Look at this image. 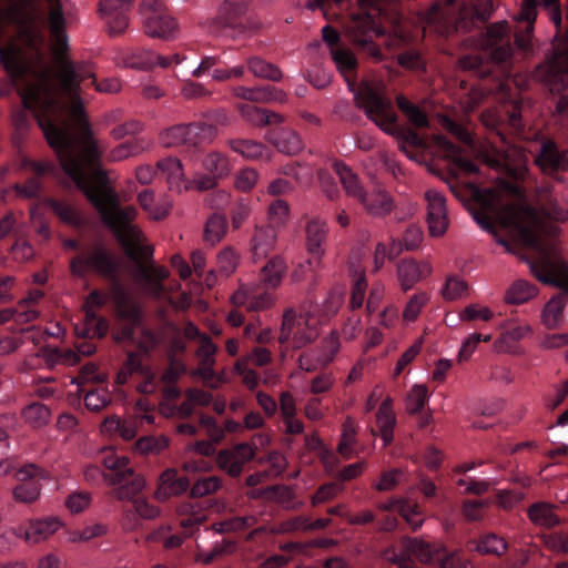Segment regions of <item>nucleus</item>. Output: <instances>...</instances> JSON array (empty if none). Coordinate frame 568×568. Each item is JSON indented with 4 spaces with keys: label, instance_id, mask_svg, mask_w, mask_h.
Masks as SVG:
<instances>
[{
    "label": "nucleus",
    "instance_id": "nucleus-1",
    "mask_svg": "<svg viewBox=\"0 0 568 568\" xmlns=\"http://www.w3.org/2000/svg\"><path fill=\"white\" fill-rule=\"evenodd\" d=\"M21 102L23 108L16 111L12 118L14 144H22L34 119L64 173L99 212L102 222L125 253L135 257L142 242V232L133 224L136 209L122 206L118 194L105 185L106 174L101 165L102 152L97 141L91 136L82 138L81 148L78 150L74 146L64 119L67 104L57 94L50 68L43 67L33 72L21 92Z\"/></svg>",
    "mask_w": 568,
    "mask_h": 568
},
{
    "label": "nucleus",
    "instance_id": "nucleus-2",
    "mask_svg": "<svg viewBox=\"0 0 568 568\" xmlns=\"http://www.w3.org/2000/svg\"><path fill=\"white\" fill-rule=\"evenodd\" d=\"M539 7L556 27L558 43L554 45L551 57L536 68L534 77L558 95L556 112L568 115V0H521L516 20L525 27L515 33L514 42L507 21L491 23L481 34L480 49L463 55L459 65L486 78L491 74L493 64L504 63L513 55L514 44L521 51H529Z\"/></svg>",
    "mask_w": 568,
    "mask_h": 568
},
{
    "label": "nucleus",
    "instance_id": "nucleus-3",
    "mask_svg": "<svg viewBox=\"0 0 568 568\" xmlns=\"http://www.w3.org/2000/svg\"><path fill=\"white\" fill-rule=\"evenodd\" d=\"M537 190L549 207L544 210L542 216L528 209L529 223L518 225L519 236L537 254L530 263L531 273L545 283H555L568 290V263L559 256V227L552 222L568 220V212L550 199L551 184L540 185Z\"/></svg>",
    "mask_w": 568,
    "mask_h": 568
},
{
    "label": "nucleus",
    "instance_id": "nucleus-4",
    "mask_svg": "<svg viewBox=\"0 0 568 568\" xmlns=\"http://www.w3.org/2000/svg\"><path fill=\"white\" fill-rule=\"evenodd\" d=\"M67 20L61 2H53L48 13V27L52 40L53 51L59 62V72L52 71L57 94L61 101L68 98L71 102L70 113L82 132V138L92 136L91 128L84 112V105L80 98V84L89 81L92 85V71L85 65H77L67 58L69 50Z\"/></svg>",
    "mask_w": 568,
    "mask_h": 568
},
{
    "label": "nucleus",
    "instance_id": "nucleus-5",
    "mask_svg": "<svg viewBox=\"0 0 568 568\" xmlns=\"http://www.w3.org/2000/svg\"><path fill=\"white\" fill-rule=\"evenodd\" d=\"M3 14L16 26L24 43L38 51L43 42L40 10L37 0H0V67L11 84L17 85L24 80L27 65L21 48L6 30Z\"/></svg>",
    "mask_w": 568,
    "mask_h": 568
},
{
    "label": "nucleus",
    "instance_id": "nucleus-6",
    "mask_svg": "<svg viewBox=\"0 0 568 568\" xmlns=\"http://www.w3.org/2000/svg\"><path fill=\"white\" fill-rule=\"evenodd\" d=\"M102 463L105 467L103 477L112 487L111 496L120 501H126L121 507V526L124 530L134 531L142 526L143 520H152L160 515L159 507L140 496L145 480L130 465L126 456L105 449Z\"/></svg>",
    "mask_w": 568,
    "mask_h": 568
},
{
    "label": "nucleus",
    "instance_id": "nucleus-7",
    "mask_svg": "<svg viewBox=\"0 0 568 568\" xmlns=\"http://www.w3.org/2000/svg\"><path fill=\"white\" fill-rule=\"evenodd\" d=\"M390 568H418L417 562L438 565L440 568H473L459 551H448L442 544L419 537H403L383 555Z\"/></svg>",
    "mask_w": 568,
    "mask_h": 568
},
{
    "label": "nucleus",
    "instance_id": "nucleus-8",
    "mask_svg": "<svg viewBox=\"0 0 568 568\" xmlns=\"http://www.w3.org/2000/svg\"><path fill=\"white\" fill-rule=\"evenodd\" d=\"M355 101L357 106L363 109L367 119L373 121L386 134L414 148L425 145L423 138L415 130L398 125V116L392 101L372 84H362L355 93Z\"/></svg>",
    "mask_w": 568,
    "mask_h": 568
},
{
    "label": "nucleus",
    "instance_id": "nucleus-9",
    "mask_svg": "<svg viewBox=\"0 0 568 568\" xmlns=\"http://www.w3.org/2000/svg\"><path fill=\"white\" fill-rule=\"evenodd\" d=\"M64 247L77 251L70 261V271L77 277H85L94 273L110 281H115L119 273V261L115 254L101 240L81 244L78 240L68 239Z\"/></svg>",
    "mask_w": 568,
    "mask_h": 568
},
{
    "label": "nucleus",
    "instance_id": "nucleus-10",
    "mask_svg": "<svg viewBox=\"0 0 568 568\" xmlns=\"http://www.w3.org/2000/svg\"><path fill=\"white\" fill-rule=\"evenodd\" d=\"M287 270L286 262L280 255L270 258L261 268L260 281L264 287H241L232 295L234 306H243L247 311H263L271 307L274 296L271 290H275L282 282Z\"/></svg>",
    "mask_w": 568,
    "mask_h": 568
},
{
    "label": "nucleus",
    "instance_id": "nucleus-11",
    "mask_svg": "<svg viewBox=\"0 0 568 568\" xmlns=\"http://www.w3.org/2000/svg\"><path fill=\"white\" fill-rule=\"evenodd\" d=\"M248 9L247 0H225L220 6L217 14L207 21V32L215 37L239 39L253 27Z\"/></svg>",
    "mask_w": 568,
    "mask_h": 568
},
{
    "label": "nucleus",
    "instance_id": "nucleus-12",
    "mask_svg": "<svg viewBox=\"0 0 568 568\" xmlns=\"http://www.w3.org/2000/svg\"><path fill=\"white\" fill-rule=\"evenodd\" d=\"M316 325V320L310 313L297 314L294 308L290 307L283 313L277 341L281 346L291 344L293 348L300 349L317 337Z\"/></svg>",
    "mask_w": 568,
    "mask_h": 568
},
{
    "label": "nucleus",
    "instance_id": "nucleus-13",
    "mask_svg": "<svg viewBox=\"0 0 568 568\" xmlns=\"http://www.w3.org/2000/svg\"><path fill=\"white\" fill-rule=\"evenodd\" d=\"M379 509L383 514L375 520L376 529L379 531H394L398 527L395 513L403 518L412 531H417L425 520L419 506L408 500L393 499L381 504Z\"/></svg>",
    "mask_w": 568,
    "mask_h": 568
},
{
    "label": "nucleus",
    "instance_id": "nucleus-14",
    "mask_svg": "<svg viewBox=\"0 0 568 568\" xmlns=\"http://www.w3.org/2000/svg\"><path fill=\"white\" fill-rule=\"evenodd\" d=\"M216 135V126L212 123L193 122L190 124H176L168 129L160 136L165 148L184 145L199 148L210 143Z\"/></svg>",
    "mask_w": 568,
    "mask_h": 568
},
{
    "label": "nucleus",
    "instance_id": "nucleus-15",
    "mask_svg": "<svg viewBox=\"0 0 568 568\" xmlns=\"http://www.w3.org/2000/svg\"><path fill=\"white\" fill-rule=\"evenodd\" d=\"M346 33L353 44L365 51L368 55L376 60L383 58V53L374 42V39L383 36L384 31L376 23L373 16L365 13L352 17L346 27Z\"/></svg>",
    "mask_w": 568,
    "mask_h": 568
},
{
    "label": "nucleus",
    "instance_id": "nucleus-16",
    "mask_svg": "<svg viewBox=\"0 0 568 568\" xmlns=\"http://www.w3.org/2000/svg\"><path fill=\"white\" fill-rule=\"evenodd\" d=\"M144 31L149 37L171 39L174 37L178 24L170 16L161 0H143L141 3Z\"/></svg>",
    "mask_w": 568,
    "mask_h": 568
},
{
    "label": "nucleus",
    "instance_id": "nucleus-17",
    "mask_svg": "<svg viewBox=\"0 0 568 568\" xmlns=\"http://www.w3.org/2000/svg\"><path fill=\"white\" fill-rule=\"evenodd\" d=\"M184 59L179 53L165 57L149 49L136 48L120 52L116 57V63L136 70H149L158 65L165 69L172 63L180 64Z\"/></svg>",
    "mask_w": 568,
    "mask_h": 568
},
{
    "label": "nucleus",
    "instance_id": "nucleus-18",
    "mask_svg": "<svg viewBox=\"0 0 568 568\" xmlns=\"http://www.w3.org/2000/svg\"><path fill=\"white\" fill-rule=\"evenodd\" d=\"M47 473L34 464H27L16 473L19 484L13 488L16 501L31 504L38 499L41 491L40 480L45 478Z\"/></svg>",
    "mask_w": 568,
    "mask_h": 568
},
{
    "label": "nucleus",
    "instance_id": "nucleus-19",
    "mask_svg": "<svg viewBox=\"0 0 568 568\" xmlns=\"http://www.w3.org/2000/svg\"><path fill=\"white\" fill-rule=\"evenodd\" d=\"M256 455L255 446L248 443H240L230 448L221 449L215 457L219 468L230 477H239L244 466L254 459Z\"/></svg>",
    "mask_w": 568,
    "mask_h": 568
},
{
    "label": "nucleus",
    "instance_id": "nucleus-20",
    "mask_svg": "<svg viewBox=\"0 0 568 568\" xmlns=\"http://www.w3.org/2000/svg\"><path fill=\"white\" fill-rule=\"evenodd\" d=\"M133 376L141 379L136 385L140 393L151 394L155 390V375L142 363L140 354L128 352L126 358L116 375V383L125 384Z\"/></svg>",
    "mask_w": 568,
    "mask_h": 568
},
{
    "label": "nucleus",
    "instance_id": "nucleus-21",
    "mask_svg": "<svg viewBox=\"0 0 568 568\" xmlns=\"http://www.w3.org/2000/svg\"><path fill=\"white\" fill-rule=\"evenodd\" d=\"M534 163L544 174L556 176L559 171H568V154L555 141L545 139L534 156Z\"/></svg>",
    "mask_w": 568,
    "mask_h": 568
},
{
    "label": "nucleus",
    "instance_id": "nucleus-22",
    "mask_svg": "<svg viewBox=\"0 0 568 568\" xmlns=\"http://www.w3.org/2000/svg\"><path fill=\"white\" fill-rule=\"evenodd\" d=\"M178 514L180 516V526L185 530V536L174 534L165 537L163 539V546L166 549L180 547L184 538L191 535L206 518L204 510L199 505L191 501L179 505Z\"/></svg>",
    "mask_w": 568,
    "mask_h": 568
},
{
    "label": "nucleus",
    "instance_id": "nucleus-23",
    "mask_svg": "<svg viewBox=\"0 0 568 568\" xmlns=\"http://www.w3.org/2000/svg\"><path fill=\"white\" fill-rule=\"evenodd\" d=\"M245 65H235L227 68L220 55H203L200 64L191 72L194 78H201L210 74L212 80L217 82L229 81L232 78L240 79L244 75Z\"/></svg>",
    "mask_w": 568,
    "mask_h": 568
},
{
    "label": "nucleus",
    "instance_id": "nucleus-24",
    "mask_svg": "<svg viewBox=\"0 0 568 568\" xmlns=\"http://www.w3.org/2000/svg\"><path fill=\"white\" fill-rule=\"evenodd\" d=\"M216 352L217 347L209 335L201 337L196 349L199 364L195 374L210 387H217L222 382V378L214 371Z\"/></svg>",
    "mask_w": 568,
    "mask_h": 568
},
{
    "label": "nucleus",
    "instance_id": "nucleus-25",
    "mask_svg": "<svg viewBox=\"0 0 568 568\" xmlns=\"http://www.w3.org/2000/svg\"><path fill=\"white\" fill-rule=\"evenodd\" d=\"M132 0H100L99 11L112 36L121 34L129 26Z\"/></svg>",
    "mask_w": 568,
    "mask_h": 568
},
{
    "label": "nucleus",
    "instance_id": "nucleus-26",
    "mask_svg": "<svg viewBox=\"0 0 568 568\" xmlns=\"http://www.w3.org/2000/svg\"><path fill=\"white\" fill-rule=\"evenodd\" d=\"M22 168L32 172L34 176L28 179L22 184H17V193L27 199H38L42 189L40 178L47 174H53L55 165L52 162H39L29 158H23Z\"/></svg>",
    "mask_w": 568,
    "mask_h": 568
},
{
    "label": "nucleus",
    "instance_id": "nucleus-27",
    "mask_svg": "<svg viewBox=\"0 0 568 568\" xmlns=\"http://www.w3.org/2000/svg\"><path fill=\"white\" fill-rule=\"evenodd\" d=\"M425 200L429 233L433 236H440L448 226L445 197L440 192L428 190L425 193Z\"/></svg>",
    "mask_w": 568,
    "mask_h": 568
},
{
    "label": "nucleus",
    "instance_id": "nucleus-28",
    "mask_svg": "<svg viewBox=\"0 0 568 568\" xmlns=\"http://www.w3.org/2000/svg\"><path fill=\"white\" fill-rule=\"evenodd\" d=\"M493 13L491 0H481L480 4L462 2L459 6L456 29L469 31L478 23H485Z\"/></svg>",
    "mask_w": 568,
    "mask_h": 568
},
{
    "label": "nucleus",
    "instance_id": "nucleus-29",
    "mask_svg": "<svg viewBox=\"0 0 568 568\" xmlns=\"http://www.w3.org/2000/svg\"><path fill=\"white\" fill-rule=\"evenodd\" d=\"M232 93L236 98L254 103H284L287 100V95L284 91L272 85H258L252 88L237 85L232 89Z\"/></svg>",
    "mask_w": 568,
    "mask_h": 568
},
{
    "label": "nucleus",
    "instance_id": "nucleus-30",
    "mask_svg": "<svg viewBox=\"0 0 568 568\" xmlns=\"http://www.w3.org/2000/svg\"><path fill=\"white\" fill-rule=\"evenodd\" d=\"M432 267L427 263H419L413 258H404L397 264V278L403 291L407 292L416 283L428 276Z\"/></svg>",
    "mask_w": 568,
    "mask_h": 568
},
{
    "label": "nucleus",
    "instance_id": "nucleus-31",
    "mask_svg": "<svg viewBox=\"0 0 568 568\" xmlns=\"http://www.w3.org/2000/svg\"><path fill=\"white\" fill-rule=\"evenodd\" d=\"M534 276L540 282V280L534 274ZM542 283V281H541ZM544 284H546L544 282ZM549 285H554L564 291V293L556 294L552 296L544 306L541 312V323L548 329H554L559 327L565 320V306H566V294H568V290L565 287L557 285L555 283H548Z\"/></svg>",
    "mask_w": 568,
    "mask_h": 568
},
{
    "label": "nucleus",
    "instance_id": "nucleus-32",
    "mask_svg": "<svg viewBox=\"0 0 568 568\" xmlns=\"http://www.w3.org/2000/svg\"><path fill=\"white\" fill-rule=\"evenodd\" d=\"M190 487L187 478L180 475L175 469L164 470L159 479V486L155 490V497L159 500H166L171 496L184 494Z\"/></svg>",
    "mask_w": 568,
    "mask_h": 568
},
{
    "label": "nucleus",
    "instance_id": "nucleus-33",
    "mask_svg": "<svg viewBox=\"0 0 568 568\" xmlns=\"http://www.w3.org/2000/svg\"><path fill=\"white\" fill-rule=\"evenodd\" d=\"M251 497H261L271 501H275L287 510L298 509L302 506L301 501L295 500L294 490L285 485H272L263 489H253L251 491Z\"/></svg>",
    "mask_w": 568,
    "mask_h": 568
},
{
    "label": "nucleus",
    "instance_id": "nucleus-34",
    "mask_svg": "<svg viewBox=\"0 0 568 568\" xmlns=\"http://www.w3.org/2000/svg\"><path fill=\"white\" fill-rule=\"evenodd\" d=\"M266 139L280 152L294 155L303 149V142L300 135L287 128H276L267 132Z\"/></svg>",
    "mask_w": 568,
    "mask_h": 568
},
{
    "label": "nucleus",
    "instance_id": "nucleus-35",
    "mask_svg": "<svg viewBox=\"0 0 568 568\" xmlns=\"http://www.w3.org/2000/svg\"><path fill=\"white\" fill-rule=\"evenodd\" d=\"M276 242V231L273 225L256 226L251 240V252L254 260L267 257L274 248Z\"/></svg>",
    "mask_w": 568,
    "mask_h": 568
},
{
    "label": "nucleus",
    "instance_id": "nucleus-36",
    "mask_svg": "<svg viewBox=\"0 0 568 568\" xmlns=\"http://www.w3.org/2000/svg\"><path fill=\"white\" fill-rule=\"evenodd\" d=\"M327 235V226L326 223L318 220L313 219L307 223L306 226V241H307V251L314 261L317 263L321 262V256L324 253L322 244L326 240Z\"/></svg>",
    "mask_w": 568,
    "mask_h": 568
},
{
    "label": "nucleus",
    "instance_id": "nucleus-37",
    "mask_svg": "<svg viewBox=\"0 0 568 568\" xmlns=\"http://www.w3.org/2000/svg\"><path fill=\"white\" fill-rule=\"evenodd\" d=\"M445 156L459 171L467 175H475L479 172V166L464 153V150L447 139L440 141Z\"/></svg>",
    "mask_w": 568,
    "mask_h": 568
},
{
    "label": "nucleus",
    "instance_id": "nucleus-38",
    "mask_svg": "<svg viewBox=\"0 0 568 568\" xmlns=\"http://www.w3.org/2000/svg\"><path fill=\"white\" fill-rule=\"evenodd\" d=\"M376 424L384 446H388L393 442V432L396 424V417L392 408V399L388 397L379 405L376 414Z\"/></svg>",
    "mask_w": 568,
    "mask_h": 568
},
{
    "label": "nucleus",
    "instance_id": "nucleus-39",
    "mask_svg": "<svg viewBox=\"0 0 568 568\" xmlns=\"http://www.w3.org/2000/svg\"><path fill=\"white\" fill-rule=\"evenodd\" d=\"M359 203L368 214L377 217L388 215L394 209L393 200L385 191H377L372 194L366 193Z\"/></svg>",
    "mask_w": 568,
    "mask_h": 568
},
{
    "label": "nucleus",
    "instance_id": "nucleus-40",
    "mask_svg": "<svg viewBox=\"0 0 568 568\" xmlns=\"http://www.w3.org/2000/svg\"><path fill=\"white\" fill-rule=\"evenodd\" d=\"M333 169L346 193L358 202L363 200L366 192L361 185L357 175L343 162H334Z\"/></svg>",
    "mask_w": 568,
    "mask_h": 568
},
{
    "label": "nucleus",
    "instance_id": "nucleus-41",
    "mask_svg": "<svg viewBox=\"0 0 568 568\" xmlns=\"http://www.w3.org/2000/svg\"><path fill=\"white\" fill-rule=\"evenodd\" d=\"M239 111L247 122L257 126L282 123L284 121L283 115L251 104H241Z\"/></svg>",
    "mask_w": 568,
    "mask_h": 568
},
{
    "label": "nucleus",
    "instance_id": "nucleus-42",
    "mask_svg": "<svg viewBox=\"0 0 568 568\" xmlns=\"http://www.w3.org/2000/svg\"><path fill=\"white\" fill-rule=\"evenodd\" d=\"M396 104L413 126L418 129H426L429 126V120L426 112L418 105L410 102L405 95L398 94L396 97Z\"/></svg>",
    "mask_w": 568,
    "mask_h": 568
},
{
    "label": "nucleus",
    "instance_id": "nucleus-43",
    "mask_svg": "<svg viewBox=\"0 0 568 568\" xmlns=\"http://www.w3.org/2000/svg\"><path fill=\"white\" fill-rule=\"evenodd\" d=\"M528 517L535 524L546 528L559 525L560 519L554 513V506L548 503H535L528 508Z\"/></svg>",
    "mask_w": 568,
    "mask_h": 568
},
{
    "label": "nucleus",
    "instance_id": "nucleus-44",
    "mask_svg": "<svg viewBox=\"0 0 568 568\" xmlns=\"http://www.w3.org/2000/svg\"><path fill=\"white\" fill-rule=\"evenodd\" d=\"M246 68L254 77L273 82H278L283 77L282 71L275 64L260 57L247 58Z\"/></svg>",
    "mask_w": 568,
    "mask_h": 568
},
{
    "label": "nucleus",
    "instance_id": "nucleus-45",
    "mask_svg": "<svg viewBox=\"0 0 568 568\" xmlns=\"http://www.w3.org/2000/svg\"><path fill=\"white\" fill-rule=\"evenodd\" d=\"M229 145L234 152L248 160L270 158L266 146L256 141L246 139H233L229 141Z\"/></svg>",
    "mask_w": 568,
    "mask_h": 568
},
{
    "label": "nucleus",
    "instance_id": "nucleus-46",
    "mask_svg": "<svg viewBox=\"0 0 568 568\" xmlns=\"http://www.w3.org/2000/svg\"><path fill=\"white\" fill-rule=\"evenodd\" d=\"M537 287L526 280L515 281L505 294L507 304H523L537 295Z\"/></svg>",
    "mask_w": 568,
    "mask_h": 568
},
{
    "label": "nucleus",
    "instance_id": "nucleus-47",
    "mask_svg": "<svg viewBox=\"0 0 568 568\" xmlns=\"http://www.w3.org/2000/svg\"><path fill=\"white\" fill-rule=\"evenodd\" d=\"M59 526L57 519L34 520L29 524L23 537L27 541L37 544L55 532Z\"/></svg>",
    "mask_w": 568,
    "mask_h": 568
},
{
    "label": "nucleus",
    "instance_id": "nucleus-48",
    "mask_svg": "<svg viewBox=\"0 0 568 568\" xmlns=\"http://www.w3.org/2000/svg\"><path fill=\"white\" fill-rule=\"evenodd\" d=\"M339 347L341 343L337 334L331 333L328 336L324 337L320 345L313 351L317 356V362L325 368L334 361Z\"/></svg>",
    "mask_w": 568,
    "mask_h": 568
},
{
    "label": "nucleus",
    "instance_id": "nucleus-49",
    "mask_svg": "<svg viewBox=\"0 0 568 568\" xmlns=\"http://www.w3.org/2000/svg\"><path fill=\"white\" fill-rule=\"evenodd\" d=\"M22 417L32 428H41L50 422L51 412L41 403H32L22 410Z\"/></svg>",
    "mask_w": 568,
    "mask_h": 568
},
{
    "label": "nucleus",
    "instance_id": "nucleus-50",
    "mask_svg": "<svg viewBox=\"0 0 568 568\" xmlns=\"http://www.w3.org/2000/svg\"><path fill=\"white\" fill-rule=\"evenodd\" d=\"M429 393L425 385H414L406 395L405 407L408 414L417 415L428 403Z\"/></svg>",
    "mask_w": 568,
    "mask_h": 568
},
{
    "label": "nucleus",
    "instance_id": "nucleus-51",
    "mask_svg": "<svg viewBox=\"0 0 568 568\" xmlns=\"http://www.w3.org/2000/svg\"><path fill=\"white\" fill-rule=\"evenodd\" d=\"M50 209L63 223L78 229L84 225L83 217L72 205L68 203L58 200H52L50 202Z\"/></svg>",
    "mask_w": 568,
    "mask_h": 568
},
{
    "label": "nucleus",
    "instance_id": "nucleus-52",
    "mask_svg": "<svg viewBox=\"0 0 568 568\" xmlns=\"http://www.w3.org/2000/svg\"><path fill=\"white\" fill-rule=\"evenodd\" d=\"M213 400L211 393L203 389H190L186 393V399L176 409L182 416H190L193 413L194 406H209Z\"/></svg>",
    "mask_w": 568,
    "mask_h": 568
},
{
    "label": "nucleus",
    "instance_id": "nucleus-53",
    "mask_svg": "<svg viewBox=\"0 0 568 568\" xmlns=\"http://www.w3.org/2000/svg\"><path fill=\"white\" fill-rule=\"evenodd\" d=\"M226 232V219L223 214L213 213L204 229V241L211 245L220 242Z\"/></svg>",
    "mask_w": 568,
    "mask_h": 568
},
{
    "label": "nucleus",
    "instance_id": "nucleus-54",
    "mask_svg": "<svg viewBox=\"0 0 568 568\" xmlns=\"http://www.w3.org/2000/svg\"><path fill=\"white\" fill-rule=\"evenodd\" d=\"M507 548L508 545L504 538L497 536L496 534H487L481 536L476 547L480 554H489L496 556H500L506 552Z\"/></svg>",
    "mask_w": 568,
    "mask_h": 568
},
{
    "label": "nucleus",
    "instance_id": "nucleus-55",
    "mask_svg": "<svg viewBox=\"0 0 568 568\" xmlns=\"http://www.w3.org/2000/svg\"><path fill=\"white\" fill-rule=\"evenodd\" d=\"M356 439V425L353 418L347 417L343 424L342 438L338 444V452L344 458H351L353 455V446Z\"/></svg>",
    "mask_w": 568,
    "mask_h": 568
},
{
    "label": "nucleus",
    "instance_id": "nucleus-56",
    "mask_svg": "<svg viewBox=\"0 0 568 568\" xmlns=\"http://www.w3.org/2000/svg\"><path fill=\"white\" fill-rule=\"evenodd\" d=\"M398 64L405 69L425 72L426 71V61L420 54V52L414 48H408L400 52L397 57Z\"/></svg>",
    "mask_w": 568,
    "mask_h": 568
},
{
    "label": "nucleus",
    "instance_id": "nucleus-57",
    "mask_svg": "<svg viewBox=\"0 0 568 568\" xmlns=\"http://www.w3.org/2000/svg\"><path fill=\"white\" fill-rule=\"evenodd\" d=\"M203 166L207 172L219 178H223L230 172L227 159L219 152L209 153L203 160Z\"/></svg>",
    "mask_w": 568,
    "mask_h": 568
},
{
    "label": "nucleus",
    "instance_id": "nucleus-58",
    "mask_svg": "<svg viewBox=\"0 0 568 568\" xmlns=\"http://www.w3.org/2000/svg\"><path fill=\"white\" fill-rule=\"evenodd\" d=\"M222 486V480L217 476L200 477L191 487L193 498L203 497L217 491Z\"/></svg>",
    "mask_w": 568,
    "mask_h": 568
},
{
    "label": "nucleus",
    "instance_id": "nucleus-59",
    "mask_svg": "<svg viewBox=\"0 0 568 568\" xmlns=\"http://www.w3.org/2000/svg\"><path fill=\"white\" fill-rule=\"evenodd\" d=\"M111 402V396L108 389L103 387H97L88 390L84 396V405L92 412H99L104 408Z\"/></svg>",
    "mask_w": 568,
    "mask_h": 568
},
{
    "label": "nucleus",
    "instance_id": "nucleus-60",
    "mask_svg": "<svg viewBox=\"0 0 568 568\" xmlns=\"http://www.w3.org/2000/svg\"><path fill=\"white\" fill-rule=\"evenodd\" d=\"M169 446V439L160 436H145L141 437L135 443V449L141 454H159Z\"/></svg>",
    "mask_w": 568,
    "mask_h": 568
},
{
    "label": "nucleus",
    "instance_id": "nucleus-61",
    "mask_svg": "<svg viewBox=\"0 0 568 568\" xmlns=\"http://www.w3.org/2000/svg\"><path fill=\"white\" fill-rule=\"evenodd\" d=\"M234 549H235V544L231 540L224 539L221 542H215L213 548L210 551L200 554L197 556V560L205 565H210V564L214 562L216 559H219L227 554H231Z\"/></svg>",
    "mask_w": 568,
    "mask_h": 568
},
{
    "label": "nucleus",
    "instance_id": "nucleus-62",
    "mask_svg": "<svg viewBox=\"0 0 568 568\" xmlns=\"http://www.w3.org/2000/svg\"><path fill=\"white\" fill-rule=\"evenodd\" d=\"M332 59L341 72H352L357 67V61L354 54L346 49L332 48Z\"/></svg>",
    "mask_w": 568,
    "mask_h": 568
},
{
    "label": "nucleus",
    "instance_id": "nucleus-63",
    "mask_svg": "<svg viewBox=\"0 0 568 568\" xmlns=\"http://www.w3.org/2000/svg\"><path fill=\"white\" fill-rule=\"evenodd\" d=\"M468 285L456 276H449L442 290V295L447 301H454L466 295Z\"/></svg>",
    "mask_w": 568,
    "mask_h": 568
},
{
    "label": "nucleus",
    "instance_id": "nucleus-64",
    "mask_svg": "<svg viewBox=\"0 0 568 568\" xmlns=\"http://www.w3.org/2000/svg\"><path fill=\"white\" fill-rule=\"evenodd\" d=\"M343 490V484L337 481H332L324 484L317 488L315 494L311 498V503L313 506H317L320 504L327 503L332 500L337 494Z\"/></svg>",
    "mask_w": 568,
    "mask_h": 568
}]
</instances>
